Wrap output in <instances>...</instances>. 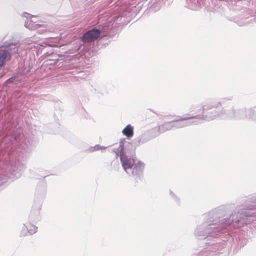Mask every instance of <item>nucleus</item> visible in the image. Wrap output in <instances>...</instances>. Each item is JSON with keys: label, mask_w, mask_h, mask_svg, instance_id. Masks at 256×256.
<instances>
[{"label": "nucleus", "mask_w": 256, "mask_h": 256, "mask_svg": "<svg viewBox=\"0 0 256 256\" xmlns=\"http://www.w3.org/2000/svg\"><path fill=\"white\" fill-rule=\"evenodd\" d=\"M144 164L141 162L138 161L136 163L134 166L133 167V170L132 171V173L134 175L138 176L140 175L142 172L144 168Z\"/></svg>", "instance_id": "39448f33"}, {"label": "nucleus", "mask_w": 256, "mask_h": 256, "mask_svg": "<svg viewBox=\"0 0 256 256\" xmlns=\"http://www.w3.org/2000/svg\"><path fill=\"white\" fill-rule=\"evenodd\" d=\"M11 54L6 46H0V70L4 66L6 62L10 60Z\"/></svg>", "instance_id": "f03ea898"}, {"label": "nucleus", "mask_w": 256, "mask_h": 256, "mask_svg": "<svg viewBox=\"0 0 256 256\" xmlns=\"http://www.w3.org/2000/svg\"><path fill=\"white\" fill-rule=\"evenodd\" d=\"M38 228L32 224L31 222H26L22 230V236L28 234H33L37 232Z\"/></svg>", "instance_id": "20e7f679"}, {"label": "nucleus", "mask_w": 256, "mask_h": 256, "mask_svg": "<svg viewBox=\"0 0 256 256\" xmlns=\"http://www.w3.org/2000/svg\"><path fill=\"white\" fill-rule=\"evenodd\" d=\"M100 32L97 29H93L85 33L82 37V40L84 42H91L97 39L100 36Z\"/></svg>", "instance_id": "f257e3e1"}, {"label": "nucleus", "mask_w": 256, "mask_h": 256, "mask_svg": "<svg viewBox=\"0 0 256 256\" xmlns=\"http://www.w3.org/2000/svg\"><path fill=\"white\" fill-rule=\"evenodd\" d=\"M172 122L165 123L158 126V130L160 132H164L167 130H170L173 127L170 123Z\"/></svg>", "instance_id": "0eeeda50"}, {"label": "nucleus", "mask_w": 256, "mask_h": 256, "mask_svg": "<svg viewBox=\"0 0 256 256\" xmlns=\"http://www.w3.org/2000/svg\"><path fill=\"white\" fill-rule=\"evenodd\" d=\"M120 159L122 166L126 171L128 168H133L136 163L134 158H128L123 154L120 155Z\"/></svg>", "instance_id": "7ed1b4c3"}, {"label": "nucleus", "mask_w": 256, "mask_h": 256, "mask_svg": "<svg viewBox=\"0 0 256 256\" xmlns=\"http://www.w3.org/2000/svg\"><path fill=\"white\" fill-rule=\"evenodd\" d=\"M122 133L128 138H130L134 135L133 127L128 124L123 130Z\"/></svg>", "instance_id": "423d86ee"}]
</instances>
